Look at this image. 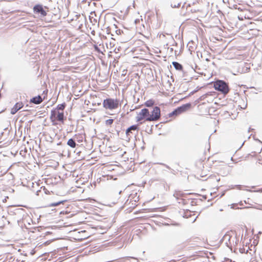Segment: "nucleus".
Returning a JSON list of instances; mask_svg holds the SVG:
<instances>
[{"mask_svg":"<svg viewBox=\"0 0 262 262\" xmlns=\"http://www.w3.org/2000/svg\"><path fill=\"white\" fill-rule=\"evenodd\" d=\"M168 35L170 37V38L173 41H174L173 38V37L172 35H171L170 34H169L168 33H159V37L160 38H162V37H165V35Z\"/></svg>","mask_w":262,"mask_h":262,"instance_id":"17","label":"nucleus"},{"mask_svg":"<svg viewBox=\"0 0 262 262\" xmlns=\"http://www.w3.org/2000/svg\"><path fill=\"white\" fill-rule=\"evenodd\" d=\"M246 105H246L245 107H242V108H243V109H245V108H246Z\"/></svg>","mask_w":262,"mask_h":262,"instance_id":"26","label":"nucleus"},{"mask_svg":"<svg viewBox=\"0 0 262 262\" xmlns=\"http://www.w3.org/2000/svg\"><path fill=\"white\" fill-rule=\"evenodd\" d=\"M33 10L34 12L40 13L41 14V16L42 17H44L46 16L47 12L46 11L43 9L42 6L40 5H37L35 6L33 8Z\"/></svg>","mask_w":262,"mask_h":262,"instance_id":"6","label":"nucleus"},{"mask_svg":"<svg viewBox=\"0 0 262 262\" xmlns=\"http://www.w3.org/2000/svg\"><path fill=\"white\" fill-rule=\"evenodd\" d=\"M182 193L180 192H175L173 194V196L176 198H178L179 196L182 195Z\"/></svg>","mask_w":262,"mask_h":262,"instance_id":"21","label":"nucleus"},{"mask_svg":"<svg viewBox=\"0 0 262 262\" xmlns=\"http://www.w3.org/2000/svg\"><path fill=\"white\" fill-rule=\"evenodd\" d=\"M135 108H136V107H135V108H131L130 111H134Z\"/></svg>","mask_w":262,"mask_h":262,"instance_id":"24","label":"nucleus"},{"mask_svg":"<svg viewBox=\"0 0 262 262\" xmlns=\"http://www.w3.org/2000/svg\"><path fill=\"white\" fill-rule=\"evenodd\" d=\"M23 104L22 103H16L13 106V107L11 109V114H15L19 110L23 107Z\"/></svg>","mask_w":262,"mask_h":262,"instance_id":"7","label":"nucleus"},{"mask_svg":"<svg viewBox=\"0 0 262 262\" xmlns=\"http://www.w3.org/2000/svg\"><path fill=\"white\" fill-rule=\"evenodd\" d=\"M114 120L112 119H109L105 121V124L106 125H111L113 124Z\"/></svg>","mask_w":262,"mask_h":262,"instance_id":"19","label":"nucleus"},{"mask_svg":"<svg viewBox=\"0 0 262 262\" xmlns=\"http://www.w3.org/2000/svg\"><path fill=\"white\" fill-rule=\"evenodd\" d=\"M66 201H67L66 200H61V201H59L57 202L52 203L50 204V207L57 206H58V205H60L61 204H63Z\"/></svg>","mask_w":262,"mask_h":262,"instance_id":"15","label":"nucleus"},{"mask_svg":"<svg viewBox=\"0 0 262 262\" xmlns=\"http://www.w3.org/2000/svg\"><path fill=\"white\" fill-rule=\"evenodd\" d=\"M67 145L72 148H75L77 144L73 139L71 138L68 141Z\"/></svg>","mask_w":262,"mask_h":262,"instance_id":"12","label":"nucleus"},{"mask_svg":"<svg viewBox=\"0 0 262 262\" xmlns=\"http://www.w3.org/2000/svg\"><path fill=\"white\" fill-rule=\"evenodd\" d=\"M214 88L224 94H227L229 91L228 84L223 80H219L215 81L214 83Z\"/></svg>","mask_w":262,"mask_h":262,"instance_id":"1","label":"nucleus"},{"mask_svg":"<svg viewBox=\"0 0 262 262\" xmlns=\"http://www.w3.org/2000/svg\"><path fill=\"white\" fill-rule=\"evenodd\" d=\"M135 108H136V107H135V108H131L130 111H134Z\"/></svg>","mask_w":262,"mask_h":262,"instance_id":"23","label":"nucleus"},{"mask_svg":"<svg viewBox=\"0 0 262 262\" xmlns=\"http://www.w3.org/2000/svg\"><path fill=\"white\" fill-rule=\"evenodd\" d=\"M58 112V111H57L56 110H53L51 111L50 119L52 121H54L56 119Z\"/></svg>","mask_w":262,"mask_h":262,"instance_id":"11","label":"nucleus"},{"mask_svg":"<svg viewBox=\"0 0 262 262\" xmlns=\"http://www.w3.org/2000/svg\"><path fill=\"white\" fill-rule=\"evenodd\" d=\"M139 129L138 125H133L130 126L129 128H128L126 129V134L127 136L129 135V134L132 133V130H137L138 131Z\"/></svg>","mask_w":262,"mask_h":262,"instance_id":"10","label":"nucleus"},{"mask_svg":"<svg viewBox=\"0 0 262 262\" xmlns=\"http://www.w3.org/2000/svg\"><path fill=\"white\" fill-rule=\"evenodd\" d=\"M149 109L146 108L142 109L141 111L137 114V116L136 117V121L139 122L144 119L146 121V118L149 116Z\"/></svg>","mask_w":262,"mask_h":262,"instance_id":"5","label":"nucleus"},{"mask_svg":"<svg viewBox=\"0 0 262 262\" xmlns=\"http://www.w3.org/2000/svg\"><path fill=\"white\" fill-rule=\"evenodd\" d=\"M161 116L160 108L158 106H155L149 113V116L146 118L147 121H156L158 120Z\"/></svg>","mask_w":262,"mask_h":262,"instance_id":"3","label":"nucleus"},{"mask_svg":"<svg viewBox=\"0 0 262 262\" xmlns=\"http://www.w3.org/2000/svg\"><path fill=\"white\" fill-rule=\"evenodd\" d=\"M170 51H171V52H172V51H173V49H172V48H170Z\"/></svg>","mask_w":262,"mask_h":262,"instance_id":"25","label":"nucleus"},{"mask_svg":"<svg viewBox=\"0 0 262 262\" xmlns=\"http://www.w3.org/2000/svg\"><path fill=\"white\" fill-rule=\"evenodd\" d=\"M103 106L106 109L114 110L119 106V100L112 98L104 99L103 102Z\"/></svg>","mask_w":262,"mask_h":262,"instance_id":"2","label":"nucleus"},{"mask_svg":"<svg viewBox=\"0 0 262 262\" xmlns=\"http://www.w3.org/2000/svg\"><path fill=\"white\" fill-rule=\"evenodd\" d=\"M181 3H178L177 4H171V6L172 8H178L180 6Z\"/></svg>","mask_w":262,"mask_h":262,"instance_id":"20","label":"nucleus"},{"mask_svg":"<svg viewBox=\"0 0 262 262\" xmlns=\"http://www.w3.org/2000/svg\"><path fill=\"white\" fill-rule=\"evenodd\" d=\"M65 106V103L58 104L55 110H57V111H59V110L63 111L64 109Z\"/></svg>","mask_w":262,"mask_h":262,"instance_id":"18","label":"nucleus"},{"mask_svg":"<svg viewBox=\"0 0 262 262\" xmlns=\"http://www.w3.org/2000/svg\"><path fill=\"white\" fill-rule=\"evenodd\" d=\"M258 191H261V192H262V190H259Z\"/></svg>","mask_w":262,"mask_h":262,"instance_id":"27","label":"nucleus"},{"mask_svg":"<svg viewBox=\"0 0 262 262\" xmlns=\"http://www.w3.org/2000/svg\"><path fill=\"white\" fill-rule=\"evenodd\" d=\"M230 239L231 236L229 234H225L223 237V241L225 242V244L228 247H229L231 245Z\"/></svg>","mask_w":262,"mask_h":262,"instance_id":"9","label":"nucleus"},{"mask_svg":"<svg viewBox=\"0 0 262 262\" xmlns=\"http://www.w3.org/2000/svg\"><path fill=\"white\" fill-rule=\"evenodd\" d=\"M191 106L190 103H186L182 105V106L178 107L177 108L174 110L171 113H170L168 114L169 117H171L173 116H177L183 112H185L187 110H188Z\"/></svg>","mask_w":262,"mask_h":262,"instance_id":"4","label":"nucleus"},{"mask_svg":"<svg viewBox=\"0 0 262 262\" xmlns=\"http://www.w3.org/2000/svg\"><path fill=\"white\" fill-rule=\"evenodd\" d=\"M154 103H155V102L154 100H149L145 102V105L146 107H149L152 106L154 105Z\"/></svg>","mask_w":262,"mask_h":262,"instance_id":"16","label":"nucleus"},{"mask_svg":"<svg viewBox=\"0 0 262 262\" xmlns=\"http://www.w3.org/2000/svg\"><path fill=\"white\" fill-rule=\"evenodd\" d=\"M162 165H163L165 166V167H166L167 168H168V169H170V168L169 167V166H168V165H165V164H162Z\"/></svg>","mask_w":262,"mask_h":262,"instance_id":"22","label":"nucleus"},{"mask_svg":"<svg viewBox=\"0 0 262 262\" xmlns=\"http://www.w3.org/2000/svg\"><path fill=\"white\" fill-rule=\"evenodd\" d=\"M64 118V115L63 112H58L56 119L58 120L59 121H63Z\"/></svg>","mask_w":262,"mask_h":262,"instance_id":"14","label":"nucleus"},{"mask_svg":"<svg viewBox=\"0 0 262 262\" xmlns=\"http://www.w3.org/2000/svg\"><path fill=\"white\" fill-rule=\"evenodd\" d=\"M42 101L43 99L41 98V97L40 95H38L36 97L32 98L30 100V102L36 104H38L41 103L42 102Z\"/></svg>","mask_w":262,"mask_h":262,"instance_id":"8","label":"nucleus"},{"mask_svg":"<svg viewBox=\"0 0 262 262\" xmlns=\"http://www.w3.org/2000/svg\"><path fill=\"white\" fill-rule=\"evenodd\" d=\"M172 65L177 70L182 71L183 69V66L182 64L176 61H173L172 63Z\"/></svg>","mask_w":262,"mask_h":262,"instance_id":"13","label":"nucleus"}]
</instances>
